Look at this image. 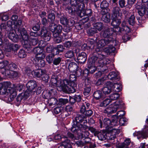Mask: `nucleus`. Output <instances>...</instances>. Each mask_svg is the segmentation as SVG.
Returning <instances> with one entry per match:
<instances>
[{
    "label": "nucleus",
    "mask_w": 148,
    "mask_h": 148,
    "mask_svg": "<svg viewBox=\"0 0 148 148\" xmlns=\"http://www.w3.org/2000/svg\"><path fill=\"white\" fill-rule=\"evenodd\" d=\"M10 82H5L0 83V95H3L5 100L9 102L12 101L16 97L17 93L16 90L21 91L23 88L22 85L18 84L14 85L11 87Z\"/></svg>",
    "instance_id": "1"
},
{
    "label": "nucleus",
    "mask_w": 148,
    "mask_h": 148,
    "mask_svg": "<svg viewBox=\"0 0 148 148\" xmlns=\"http://www.w3.org/2000/svg\"><path fill=\"white\" fill-rule=\"evenodd\" d=\"M83 0H70V4L72 7H69L66 8L69 13H71L73 11L78 12L80 16L86 15L90 16L91 13V10L88 9L86 10L85 8L84 4L82 3Z\"/></svg>",
    "instance_id": "2"
},
{
    "label": "nucleus",
    "mask_w": 148,
    "mask_h": 148,
    "mask_svg": "<svg viewBox=\"0 0 148 148\" xmlns=\"http://www.w3.org/2000/svg\"><path fill=\"white\" fill-rule=\"evenodd\" d=\"M68 82L66 80H62L61 79H58L56 77L53 76L50 82V84L52 87H57L58 91H62L66 92V91L67 90L66 88L65 87L64 85L68 84Z\"/></svg>",
    "instance_id": "3"
},
{
    "label": "nucleus",
    "mask_w": 148,
    "mask_h": 148,
    "mask_svg": "<svg viewBox=\"0 0 148 148\" xmlns=\"http://www.w3.org/2000/svg\"><path fill=\"white\" fill-rule=\"evenodd\" d=\"M66 80L68 81V84L64 85L65 87L67 90L66 91V92L73 93L75 92L77 88L76 77L75 75L71 74L69 77V80Z\"/></svg>",
    "instance_id": "4"
},
{
    "label": "nucleus",
    "mask_w": 148,
    "mask_h": 148,
    "mask_svg": "<svg viewBox=\"0 0 148 148\" xmlns=\"http://www.w3.org/2000/svg\"><path fill=\"white\" fill-rule=\"evenodd\" d=\"M109 43H111L107 38L101 39L99 41L95 49V51L98 54V58H101L104 57L105 55L104 54V52L102 51L103 48Z\"/></svg>",
    "instance_id": "5"
},
{
    "label": "nucleus",
    "mask_w": 148,
    "mask_h": 148,
    "mask_svg": "<svg viewBox=\"0 0 148 148\" xmlns=\"http://www.w3.org/2000/svg\"><path fill=\"white\" fill-rule=\"evenodd\" d=\"M124 105V103L122 101H116L110 105L104 111L105 113L108 114L114 113L118 109L122 108Z\"/></svg>",
    "instance_id": "6"
},
{
    "label": "nucleus",
    "mask_w": 148,
    "mask_h": 148,
    "mask_svg": "<svg viewBox=\"0 0 148 148\" xmlns=\"http://www.w3.org/2000/svg\"><path fill=\"white\" fill-rule=\"evenodd\" d=\"M146 124L143 131L135 132L133 134L134 136H136L138 139L140 138H145L148 137V118L146 119Z\"/></svg>",
    "instance_id": "7"
},
{
    "label": "nucleus",
    "mask_w": 148,
    "mask_h": 148,
    "mask_svg": "<svg viewBox=\"0 0 148 148\" xmlns=\"http://www.w3.org/2000/svg\"><path fill=\"white\" fill-rule=\"evenodd\" d=\"M35 55L36 62H39L40 60L44 59L45 54L44 49L40 47H36L33 49Z\"/></svg>",
    "instance_id": "8"
},
{
    "label": "nucleus",
    "mask_w": 148,
    "mask_h": 148,
    "mask_svg": "<svg viewBox=\"0 0 148 148\" xmlns=\"http://www.w3.org/2000/svg\"><path fill=\"white\" fill-rule=\"evenodd\" d=\"M97 58L95 57H92L88 60V67L89 69L90 73H94L97 69L96 66L95 65L97 62Z\"/></svg>",
    "instance_id": "9"
},
{
    "label": "nucleus",
    "mask_w": 148,
    "mask_h": 148,
    "mask_svg": "<svg viewBox=\"0 0 148 148\" xmlns=\"http://www.w3.org/2000/svg\"><path fill=\"white\" fill-rule=\"evenodd\" d=\"M49 29L53 33L54 37H57L61 32L62 26L60 25H57L54 23H52L50 25Z\"/></svg>",
    "instance_id": "10"
},
{
    "label": "nucleus",
    "mask_w": 148,
    "mask_h": 148,
    "mask_svg": "<svg viewBox=\"0 0 148 148\" xmlns=\"http://www.w3.org/2000/svg\"><path fill=\"white\" fill-rule=\"evenodd\" d=\"M68 69L69 71L71 72H76L77 75L79 76L81 74L80 72V70H77V64L74 62H71L70 63L68 66Z\"/></svg>",
    "instance_id": "11"
},
{
    "label": "nucleus",
    "mask_w": 148,
    "mask_h": 148,
    "mask_svg": "<svg viewBox=\"0 0 148 148\" xmlns=\"http://www.w3.org/2000/svg\"><path fill=\"white\" fill-rule=\"evenodd\" d=\"M19 37L20 39H22L24 41V44L26 45H28L27 43L29 42V38H28V36L25 30L23 29L21 31L19 34Z\"/></svg>",
    "instance_id": "12"
},
{
    "label": "nucleus",
    "mask_w": 148,
    "mask_h": 148,
    "mask_svg": "<svg viewBox=\"0 0 148 148\" xmlns=\"http://www.w3.org/2000/svg\"><path fill=\"white\" fill-rule=\"evenodd\" d=\"M113 32L112 29H108L105 30L103 34V37L108 39L111 43H112V41H113L111 36Z\"/></svg>",
    "instance_id": "13"
},
{
    "label": "nucleus",
    "mask_w": 148,
    "mask_h": 148,
    "mask_svg": "<svg viewBox=\"0 0 148 148\" xmlns=\"http://www.w3.org/2000/svg\"><path fill=\"white\" fill-rule=\"evenodd\" d=\"M41 35L43 37L45 42L49 41L51 38V34L46 29L43 28L41 31Z\"/></svg>",
    "instance_id": "14"
},
{
    "label": "nucleus",
    "mask_w": 148,
    "mask_h": 148,
    "mask_svg": "<svg viewBox=\"0 0 148 148\" xmlns=\"http://www.w3.org/2000/svg\"><path fill=\"white\" fill-rule=\"evenodd\" d=\"M31 92H29L27 89L24 92L19 94L16 98L17 101L18 102H20L23 99H26L29 96Z\"/></svg>",
    "instance_id": "15"
},
{
    "label": "nucleus",
    "mask_w": 148,
    "mask_h": 148,
    "mask_svg": "<svg viewBox=\"0 0 148 148\" xmlns=\"http://www.w3.org/2000/svg\"><path fill=\"white\" fill-rule=\"evenodd\" d=\"M31 92H29L27 89L24 92L19 94L16 98L17 101L18 102H20L23 99H26L29 96Z\"/></svg>",
    "instance_id": "16"
},
{
    "label": "nucleus",
    "mask_w": 148,
    "mask_h": 148,
    "mask_svg": "<svg viewBox=\"0 0 148 148\" xmlns=\"http://www.w3.org/2000/svg\"><path fill=\"white\" fill-rule=\"evenodd\" d=\"M112 43H110V45H110L108 47L105 48L104 49L103 51L107 53H114L115 51V48L113 46L115 45H116L115 43L116 42V40H113L112 41Z\"/></svg>",
    "instance_id": "17"
},
{
    "label": "nucleus",
    "mask_w": 148,
    "mask_h": 148,
    "mask_svg": "<svg viewBox=\"0 0 148 148\" xmlns=\"http://www.w3.org/2000/svg\"><path fill=\"white\" fill-rule=\"evenodd\" d=\"M26 86L28 91L31 92L37 86V84L35 81L31 80L27 83Z\"/></svg>",
    "instance_id": "18"
},
{
    "label": "nucleus",
    "mask_w": 148,
    "mask_h": 148,
    "mask_svg": "<svg viewBox=\"0 0 148 148\" xmlns=\"http://www.w3.org/2000/svg\"><path fill=\"white\" fill-rule=\"evenodd\" d=\"M8 37L10 40L14 42H18L19 39H20L19 35L18 36L17 34L12 32H10L9 33Z\"/></svg>",
    "instance_id": "19"
},
{
    "label": "nucleus",
    "mask_w": 148,
    "mask_h": 148,
    "mask_svg": "<svg viewBox=\"0 0 148 148\" xmlns=\"http://www.w3.org/2000/svg\"><path fill=\"white\" fill-rule=\"evenodd\" d=\"M87 59L86 54L84 52L80 53L77 57L78 62L81 63H84Z\"/></svg>",
    "instance_id": "20"
},
{
    "label": "nucleus",
    "mask_w": 148,
    "mask_h": 148,
    "mask_svg": "<svg viewBox=\"0 0 148 148\" xmlns=\"http://www.w3.org/2000/svg\"><path fill=\"white\" fill-rule=\"evenodd\" d=\"M29 42H28V45H26L27 46V48H29V46L35 45L38 43V39L37 38H35L34 37H31L29 38Z\"/></svg>",
    "instance_id": "21"
},
{
    "label": "nucleus",
    "mask_w": 148,
    "mask_h": 148,
    "mask_svg": "<svg viewBox=\"0 0 148 148\" xmlns=\"http://www.w3.org/2000/svg\"><path fill=\"white\" fill-rule=\"evenodd\" d=\"M121 17H115L112 16V25L114 27H118L121 23L120 20Z\"/></svg>",
    "instance_id": "22"
},
{
    "label": "nucleus",
    "mask_w": 148,
    "mask_h": 148,
    "mask_svg": "<svg viewBox=\"0 0 148 148\" xmlns=\"http://www.w3.org/2000/svg\"><path fill=\"white\" fill-rule=\"evenodd\" d=\"M105 56H106L105 55L104 58H98V55H96V57L97 58V61H98V62L99 63V64H109L110 62V61L108 59H104Z\"/></svg>",
    "instance_id": "23"
},
{
    "label": "nucleus",
    "mask_w": 148,
    "mask_h": 148,
    "mask_svg": "<svg viewBox=\"0 0 148 148\" xmlns=\"http://www.w3.org/2000/svg\"><path fill=\"white\" fill-rule=\"evenodd\" d=\"M72 145L70 143V140L68 139L65 140L62 142V144L58 148H72Z\"/></svg>",
    "instance_id": "24"
},
{
    "label": "nucleus",
    "mask_w": 148,
    "mask_h": 148,
    "mask_svg": "<svg viewBox=\"0 0 148 148\" xmlns=\"http://www.w3.org/2000/svg\"><path fill=\"white\" fill-rule=\"evenodd\" d=\"M113 14L112 15L113 17H119L122 15L121 13L120 12V8L118 7H116L114 8L113 10Z\"/></svg>",
    "instance_id": "25"
},
{
    "label": "nucleus",
    "mask_w": 148,
    "mask_h": 148,
    "mask_svg": "<svg viewBox=\"0 0 148 148\" xmlns=\"http://www.w3.org/2000/svg\"><path fill=\"white\" fill-rule=\"evenodd\" d=\"M45 72V70H39L33 71L32 73L34 76L39 77L42 76Z\"/></svg>",
    "instance_id": "26"
},
{
    "label": "nucleus",
    "mask_w": 148,
    "mask_h": 148,
    "mask_svg": "<svg viewBox=\"0 0 148 148\" xmlns=\"http://www.w3.org/2000/svg\"><path fill=\"white\" fill-rule=\"evenodd\" d=\"M19 48L18 45L16 44H8L6 48L7 51L8 52L11 51L12 50L15 51L17 50Z\"/></svg>",
    "instance_id": "27"
},
{
    "label": "nucleus",
    "mask_w": 148,
    "mask_h": 148,
    "mask_svg": "<svg viewBox=\"0 0 148 148\" xmlns=\"http://www.w3.org/2000/svg\"><path fill=\"white\" fill-rule=\"evenodd\" d=\"M131 140L129 138L126 139L123 143L120 145V148H130L129 146Z\"/></svg>",
    "instance_id": "28"
},
{
    "label": "nucleus",
    "mask_w": 148,
    "mask_h": 148,
    "mask_svg": "<svg viewBox=\"0 0 148 148\" xmlns=\"http://www.w3.org/2000/svg\"><path fill=\"white\" fill-rule=\"evenodd\" d=\"M94 97L96 99H102L104 97L102 95L101 92L100 90H97L93 94Z\"/></svg>",
    "instance_id": "29"
},
{
    "label": "nucleus",
    "mask_w": 148,
    "mask_h": 148,
    "mask_svg": "<svg viewBox=\"0 0 148 148\" xmlns=\"http://www.w3.org/2000/svg\"><path fill=\"white\" fill-rule=\"evenodd\" d=\"M112 89L113 90L117 92L121 90V86L120 84L118 83H116L114 85L111 84Z\"/></svg>",
    "instance_id": "30"
},
{
    "label": "nucleus",
    "mask_w": 148,
    "mask_h": 148,
    "mask_svg": "<svg viewBox=\"0 0 148 148\" xmlns=\"http://www.w3.org/2000/svg\"><path fill=\"white\" fill-rule=\"evenodd\" d=\"M117 75L118 74L116 73L113 71L110 73L107 77L110 79L116 80L117 79Z\"/></svg>",
    "instance_id": "31"
},
{
    "label": "nucleus",
    "mask_w": 148,
    "mask_h": 148,
    "mask_svg": "<svg viewBox=\"0 0 148 148\" xmlns=\"http://www.w3.org/2000/svg\"><path fill=\"white\" fill-rule=\"evenodd\" d=\"M111 121L108 118L104 119L103 120V126L107 129L111 131L110 129Z\"/></svg>",
    "instance_id": "32"
},
{
    "label": "nucleus",
    "mask_w": 148,
    "mask_h": 148,
    "mask_svg": "<svg viewBox=\"0 0 148 148\" xmlns=\"http://www.w3.org/2000/svg\"><path fill=\"white\" fill-rule=\"evenodd\" d=\"M102 20L106 23H108L110 21V15L108 13L103 14L102 16Z\"/></svg>",
    "instance_id": "33"
},
{
    "label": "nucleus",
    "mask_w": 148,
    "mask_h": 148,
    "mask_svg": "<svg viewBox=\"0 0 148 148\" xmlns=\"http://www.w3.org/2000/svg\"><path fill=\"white\" fill-rule=\"evenodd\" d=\"M112 85V84H110V87L109 86L105 87L103 88L102 91L104 94L105 95H108L111 92L112 90V88H111Z\"/></svg>",
    "instance_id": "34"
},
{
    "label": "nucleus",
    "mask_w": 148,
    "mask_h": 148,
    "mask_svg": "<svg viewBox=\"0 0 148 148\" xmlns=\"http://www.w3.org/2000/svg\"><path fill=\"white\" fill-rule=\"evenodd\" d=\"M93 27L95 28L98 32L99 31H101L102 29L103 24L101 23H97L94 24Z\"/></svg>",
    "instance_id": "35"
},
{
    "label": "nucleus",
    "mask_w": 148,
    "mask_h": 148,
    "mask_svg": "<svg viewBox=\"0 0 148 148\" xmlns=\"http://www.w3.org/2000/svg\"><path fill=\"white\" fill-rule=\"evenodd\" d=\"M119 97V94L117 92L112 93L109 96L112 101L117 99Z\"/></svg>",
    "instance_id": "36"
},
{
    "label": "nucleus",
    "mask_w": 148,
    "mask_h": 148,
    "mask_svg": "<svg viewBox=\"0 0 148 148\" xmlns=\"http://www.w3.org/2000/svg\"><path fill=\"white\" fill-rule=\"evenodd\" d=\"M58 102L57 99L54 98H51L48 100V103L50 106H52L56 104Z\"/></svg>",
    "instance_id": "37"
},
{
    "label": "nucleus",
    "mask_w": 148,
    "mask_h": 148,
    "mask_svg": "<svg viewBox=\"0 0 148 148\" xmlns=\"http://www.w3.org/2000/svg\"><path fill=\"white\" fill-rule=\"evenodd\" d=\"M20 74L17 71H11V75L10 78L13 79H17L20 76Z\"/></svg>",
    "instance_id": "38"
},
{
    "label": "nucleus",
    "mask_w": 148,
    "mask_h": 148,
    "mask_svg": "<svg viewBox=\"0 0 148 148\" xmlns=\"http://www.w3.org/2000/svg\"><path fill=\"white\" fill-rule=\"evenodd\" d=\"M18 55L20 58H24L26 56L27 53L24 50L21 49L19 51Z\"/></svg>",
    "instance_id": "39"
},
{
    "label": "nucleus",
    "mask_w": 148,
    "mask_h": 148,
    "mask_svg": "<svg viewBox=\"0 0 148 148\" xmlns=\"http://www.w3.org/2000/svg\"><path fill=\"white\" fill-rule=\"evenodd\" d=\"M75 120V121L74 123L76 124H80L82 122L83 118L81 116L78 115L76 117Z\"/></svg>",
    "instance_id": "40"
},
{
    "label": "nucleus",
    "mask_w": 148,
    "mask_h": 148,
    "mask_svg": "<svg viewBox=\"0 0 148 148\" xmlns=\"http://www.w3.org/2000/svg\"><path fill=\"white\" fill-rule=\"evenodd\" d=\"M112 101L110 98L106 99L101 103V106H106L109 104Z\"/></svg>",
    "instance_id": "41"
},
{
    "label": "nucleus",
    "mask_w": 148,
    "mask_h": 148,
    "mask_svg": "<svg viewBox=\"0 0 148 148\" xmlns=\"http://www.w3.org/2000/svg\"><path fill=\"white\" fill-rule=\"evenodd\" d=\"M8 64V62L5 61L0 62V69H3L5 70L7 68V65Z\"/></svg>",
    "instance_id": "42"
},
{
    "label": "nucleus",
    "mask_w": 148,
    "mask_h": 148,
    "mask_svg": "<svg viewBox=\"0 0 148 148\" xmlns=\"http://www.w3.org/2000/svg\"><path fill=\"white\" fill-rule=\"evenodd\" d=\"M55 15L53 13H51L49 14L48 16V21L51 23V24L53 23L55 19Z\"/></svg>",
    "instance_id": "43"
},
{
    "label": "nucleus",
    "mask_w": 148,
    "mask_h": 148,
    "mask_svg": "<svg viewBox=\"0 0 148 148\" xmlns=\"http://www.w3.org/2000/svg\"><path fill=\"white\" fill-rule=\"evenodd\" d=\"M7 68L9 70H14L17 68L16 65L13 63H11L7 65Z\"/></svg>",
    "instance_id": "44"
},
{
    "label": "nucleus",
    "mask_w": 148,
    "mask_h": 148,
    "mask_svg": "<svg viewBox=\"0 0 148 148\" xmlns=\"http://www.w3.org/2000/svg\"><path fill=\"white\" fill-rule=\"evenodd\" d=\"M54 55L52 54H49L46 57V60L48 63L50 64L52 62Z\"/></svg>",
    "instance_id": "45"
},
{
    "label": "nucleus",
    "mask_w": 148,
    "mask_h": 148,
    "mask_svg": "<svg viewBox=\"0 0 148 148\" xmlns=\"http://www.w3.org/2000/svg\"><path fill=\"white\" fill-rule=\"evenodd\" d=\"M119 125V123L117 120V118H114L112 119V121H111L110 123V128L112 127L113 126H116L118 125Z\"/></svg>",
    "instance_id": "46"
},
{
    "label": "nucleus",
    "mask_w": 148,
    "mask_h": 148,
    "mask_svg": "<svg viewBox=\"0 0 148 148\" xmlns=\"http://www.w3.org/2000/svg\"><path fill=\"white\" fill-rule=\"evenodd\" d=\"M74 125H73L72 126V127L71 128V131L73 132H76L77 130H81L82 129H81V128H80L79 127L78 124H76V125H75V124L74 123Z\"/></svg>",
    "instance_id": "47"
},
{
    "label": "nucleus",
    "mask_w": 148,
    "mask_h": 148,
    "mask_svg": "<svg viewBox=\"0 0 148 148\" xmlns=\"http://www.w3.org/2000/svg\"><path fill=\"white\" fill-rule=\"evenodd\" d=\"M56 93L55 90H54V89H51L50 91H49L46 95V98L48 99L49 97H50L51 96H53L56 95Z\"/></svg>",
    "instance_id": "48"
},
{
    "label": "nucleus",
    "mask_w": 148,
    "mask_h": 148,
    "mask_svg": "<svg viewBox=\"0 0 148 148\" xmlns=\"http://www.w3.org/2000/svg\"><path fill=\"white\" fill-rule=\"evenodd\" d=\"M135 22V17L134 15H132L128 20V22L130 25H133Z\"/></svg>",
    "instance_id": "49"
},
{
    "label": "nucleus",
    "mask_w": 148,
    "mask_h": 148,
    "mask_svg": "<svg viewBox=\"0 0 148 148\" xmlns=\"http://www.w3.org/2000/svg\"><path fill=\"white\" fill-rule=\"evenodd\" d=\"M83 121H84L83 123L84 124V125H83L82 123H80L78 124V125L79 127L81 128V129H85L86 128V124L87 123V121L86 120H83Z\"/></svg>",
    "instance_id": "50"
},
{
    "label": "nucleus",
    "mask_w": 148,
    "mask_h": 148,
    "mask_svg": "<svg viewBox=\"0 0 148 148\" xmlns=\"http://www.w3.org/2000/svg\"><path fill=\"white\" fill-rule=\"evenodd\" d=\"M42 77V80L45 83L48 82L49 77L48 75L46 74V71L44 74H43Z\"/></svg>",
    "instance_id": "51"
},
{
    "label": "nucleus",
    "mask_w": 148,
    "mask_h": 148,
    "mask_svg": "<svg viewBox=\"0 0 148 148\" xmlns=\"http://www.w3.org/2000/svg\"><path fill=\"white\" fill-rule=\"evenodd\" d=\"M65 55L67 58H71L74 56V53L72 51H69L65 54Z\"/></svg>",
    "instance_id": "52"
},
{
    "label": "nucleus",
    "mask_w": 148,
    "mask_h": 148,
    "mask_svg": "<svg viewBox=\"0 0 148 148\" xmlns=\"http://www.w3.org/2000/svg\"><path fill=\"white\" fill-rule=\"evenodd\" d=\"M146 9L145 8H142L139 9L138 13L140 16H143L146 13Z\"/></svg>",
    "instance_id": "53"
},
{
    "label": "nucleus",
    "mask_w": 148,
    "mask_h": 148,
    "mask_svg": "<svg viewBox=\"0 0 148 148\" xmlns=\"http://www.w3.org/2000/svg\"><path fill=\"white\" fill-rule=\"evenodd\" d=\"M91 91V88L90 86L86 87L84 88V94L85 95L87 96L89 95Z\"/></svg>",
    "instance_id": "54"
},
{
    "label": "nucleus",
    "mask_w": 148,
    "mask_h": 148,
    "mask_svg": "<svg viewBox=\"0 0 148 148\" xmlns=\"http://www.w3.org/2000/svg\"><path fill=\"white\" fill-rule=\"evenodd\" d=\"M106 78L103 77L98 80L96 84L97 85L99 86L103 84L104 83V81L106 80Z\"/></svg>",
    "instance_id": "55"
},
{
    "label": "nucleus",
    "mask_w": 148,
    "mask_h": 148,
    "mask_svg": "<svg viewBox=\"0 0 148 148\" xmlns=\"http://www.w3.org/2000/svg\"><path fill=\"white\" fill-rule=\"evenodd\" d=\"M59 102L60 104L64 105L68 102V100L66 99L60 98L59 99Z\"/></svg>",
    "instance_id": "56"
},
{
    "label": "nucleus",
    "mask_w": 148,
    "mask_h": 148,
    "mask_svg": "<svg viewBox=\"0 0 148 148\" xmlns=\"http://www.w3.org/2000/svg\"><path fill=\"white\" fill-rule=\"evenodd\" d=\"M104 134L101 133H99L98 134L97 137L99 140H105L106 137Z\"/></svg>",
    "instance_id": "57"
},
{
    "label": "nucleus",
    "mask_w": 148,
    "mask_h": 148,
    "mask_svg": "<svg viewBox=\"0 0 148 148\" xmlns=\"http://www.w3.org/2000/svg\"><path fill=\"white\" fill-rule=\"evenodd\" d=\"M60 23L63 25H66L68 23L67 19L64 17H62L60 18Z\"/></svg>",
    "instance_id": "58"
},
{
    "label": "nucleus",
    "mask_w": 148,
    "mask_h": 148,
    "mask_svg": "<svg viewBox=\"0 0 148 148\" xmlns=\"http://www.w3.org/2000/svg\"><path fill=\"white\" fill-rule=\"evenodd\" d=\"M36 62V63H38L40 67H43L45 65V62L43 59L40 60L39 62Z\"/></svg>",
    "instance_id": "59"
},
{
    "label": "nucleus",
    "mask_w": 148,
    "mask_h": 148,
    "mask_svg": "<svg viewBox=\"0 0 148 148\" xmlns=\"http://www.w3.org/2000/svg\"><path fill=\"white\" fill-rule=\"evenodd\" d=\"M126 119L124 117L121 118L119 120V124L120 126L124 125L125 123L126 122Z\"/></svg>",
    "instance_id": "60"
},
{
    "label": "nucleus",
    "mask_w": 148,
    "mask_h": 148,
    "mask_svg": "<svg viewBox=\"0 0 148 148\" xmlns=\"http://www.w3.org/2000/svg\"><path fill=\"white\" fill-rule=\"evenodd\" d=\"M4 70L5 75L10 78V75H11V71H12V70H9L7 68L5 70Z\"/></svg>",
    "instance_id": "61"
},
{
    "label": "nucleus",
    "mask_w": 148,
    "mask_h": 148,
    "mask_svg": "<svg viewBox=\"0 0 148 148\" xmlns=\"http://www.w3.org/2000/svg\"><path fill=\"white\" fill-rule=\"evenodd\" d=\"M89 32L90 35H92L93 34L98 33L96 29L94 27L91 28L89 29Z\"/></svg>",
    "instance_id": "62"
},
{
    "label": "nucleus",
    "mask_w": 148,
    "mask_h": 148,
    "mask_svg": "<svg viewBox=\"0 0 148 148\" xmlns=\"http://www.w3.org/2000/svg\"><path fill=\"white\" fill-rule=\"evenodd\" d=\"M62 110V107H56L54 109L53 112L55 114H57L60 112Z\"/></svg>",
    "instance_id": "63"
},
{
    "label": "nucleus",
    "mask_w": 148,
    "mask_h": 148,
    "mask_svg": "<svg viewBox=\"0 0 148 148\" xmlns=\"http://www.w3.org/2000/svg\"><path fill=\"white\" fill-rule=\"evenodd\" d=\"M61 61V58L60 57L54 59L53 61V63L55 65L58 64Z\"/></svg>",
    "instance_id": "64"
}]
</instances>
